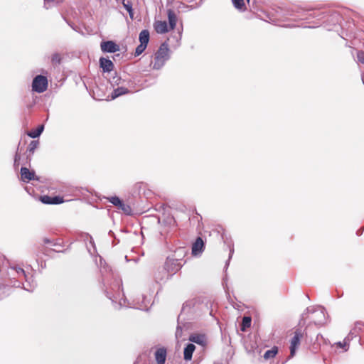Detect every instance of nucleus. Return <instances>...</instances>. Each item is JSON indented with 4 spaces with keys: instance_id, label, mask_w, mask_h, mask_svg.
<instances>
[{
    "instance_id": "nucleus-1",
    "label": "nucleus",
    "mask_w": 364,
    "mask_h": 364,
    "mask_svg": "<svg viewBox=\"0 0 364 364\" xmlns=\"http://www.w3.org/2000/svg\"><path fill=\"white\" fill-rule=\"evenodd\" d=\"M182 267L181 260L168 257L164 264V268L161 269L164 277L156 276V282H164L169 278L171 275L177 272Z\"/></svg>"
},
{
    "instance_id": "nucleus-2",
    "label": "nucleus",
    "mask_w": 364,
    "mask_h": 364,
    "mask_svg": "<svg viewBox=\"0 0 364 364\" xmlns=\"http://www.w3.org/2000/svg\"><path fill=\"white\" fill-rule=\"evenodd\" d=\"M308 314H312L314 315L312 320L316 325L321 326L326 322V310L323 307L310 306L306 308L301 315V320H305L306 318V315Z\"/></svg>"
},
{
    "instance_id": "nucleus-3",
    "label": "nucleus",
    "mask_w": 364,
    "mask_h": 364,
    "mask_svg": "<svg viewBox=\"0 0 364 364\" xmlns=\"http://www.w3.org/2000/svg\"><path fill=\"white\" fill-rule=\"evenodd\" d=\"M169 58L168 46L166 42L163 43L155 53L154 60L153 62V68L154 70L161 69Z\"/></svg>"
},
{
    "instance_id": "nucleus-4",
    "label": "nucleus",
    "mask_w": 364,
    "mask_h": 364,
    "mask_svg": "<svg viewBox=\"0 0 364 364\" xmlns=\"http://www.w3.org/2000/svg\"><path fill=\"white\" fill-rule=\"evenodd\" d=\"M305 331L296 329L294 333V336L290 341V356L294 357L297 348L300 345L301 340L304 338Z\"/></svg>"
},
{
    "instance_id": "nucleus-5",
    "label": "nucleus",
    "mask_w": 364,
    "mask_h": 364,
    "mask_svg": "<svg viewBox=\"0 0 364 364\" xmlns=\"http://www.w3.org/2000/svg\"><path fill=\"white\" fill-rule=\"evenodd\" d=\"M48 87V79L46 76L39 75L36 76L32 82V90L38 93H42Z\"/></svg>"
},
{
    "instance_id": "nucleus-6",
    "label": "nucleus",
    "mask_w": 364,
    "mask_h": 364,
    "mask_svg": "<svg viewBox=\"0 0 364 364\" xmlns=\"http://www.w3.org/2000/svg\"><path fill=\"white\" fill-rule=\"evenodd\" d=\"M11 269L16 271V274L19 277H23V278H25L27 284L26 286L23 287V289L28 291H33L36 286V284L32 279V277H28L25 271L21 267H12Z\"/></svg>"
},
{
    "instance_id": "nucleus-7",
    "label": "nucleus",
    "mask_w": 364,
    "mask_h": 364,
    "mask_svg": "<svg viewBox=\"0 0 364 364\" xmlns=\"http://www.w3.org/2000/svg\"><path fill=\"white\" fill-rule=\"evenodd\" d=\"M100 48L104 53H115L119 50V46L112 41H102Z\"/></svg>"
},
{
    "instance_id": "nucleus-8",
    "label": "nucleus",
    "mask_w": 364,
    "mask_h": 364,
    "mask_svg": "<svg viewBox=\"0 0 364 364\" xmlns=\"http://www.w3.org/2000/svg\"><path fill=\"white\" fill-rule=\"evenodd\" d=\"M21 179L23 182H28L31 180H39L38 177L36 176L34 171H31L26 167H21Z\"/></svg>"
},
{
    "instance_id": "nucleus-9",
    "label": "nucleus",
    "mask_w": 364,
    "mask_h": 364,
    "mask_svg": "<svg viewBox=\"0 0 364 364\" xmlns=\"http://www.w3.org/2000/svg\"><path fill=\"white\" fill-rule=\"evenodd\" d=\"M191 342L198 344L205 347L207 344V338L205 334L193 333L189 336L188 339Z\"/></svg>"
},
{
    "instance_id": "nucleus-10",
    "label": "nucleus",
    "mask_w": 364,
    "mask_h": 364,
    "mask_svg": "<svg viewBox=\"0 0 364 364\" xmlns=\"http://www.w3.org/2000/svg\"><path fill=\"white\" fill-rule=\"evenodd\" d=\"M364 328V323L362 322H356L354 327L350 330L348 335L346 337V340L351 341L354 337H356L359 333Z\"/></svg>"
},
{
    "instance_id": "nucleus-11",
    "label": "nucleus",
    "mask_w": 364,
    "mask_h": 364,
    "mask_svg": "<svg viewBox=\"0 0 364 364\" xmlns=\"http://www.w3.org/2000/svg\"><path fill=\"white\" fill-rule=\"evenodd\" d=\"M100 65L105 73H109L114 68V64L112 61L103 57L100 58Z\"/></svg>"
},
{
    "instance_id": "nucleus-12",
    "label": "nucleus",
    "mask_w": 364,
    "mask_h": 364,
    "mask_svg": "<svg viewBox=\"0 0 364 364\" xmlns=\"http://www.w3.org/2000/svg\"><path fill=\"white\" fill-rule=\"evenodd\" d=\"M154 28L157 33L163 34L168 31V24L165 21H156L154 23Z\"/></svg>"
},
{
    "instance_id": "nucleus-13",
    "label": "nucleus",
    "mask_w": 364,
    "mask_h": 364,
    "mask_svg": "<svg viewBox=\"0 0 364 364\" xmlns=\"http://www.w3.org/2000/svg\"><path fill=\"white\" fill-rule=\"evenodd\" d=\"M155 359L157 364H164L166 358V349L165 348H159L155 352Z\"/></svg>"
},
{
    "instance_id": "nucleus-14",
    "label": "nucleus",
    "mask_w": 364,
    "mask_h": 364,
    "mask_svg": "<svg viewBox=\"0 0 364 364\" xmlns=\"http://www.w3.org/2000/svg\"><path fill=\"white\" fill-rule=\"evenodd\" d=\"M204 247V242L201 237H198L196 240V242L193 244L192 246V254L194 255H198L203 252Z\"/></svg>"
},
{
    "instance_id": "nucleus-15",
    "label": "nucleus",
    "mask_w": 364,
    "mask_h": 364,
    "mask_svg": "<svg viewBox=\"0 0 364 364\" xmlns=\"http://www.w3.org/2000/svg\"><path fill=\"white\" fill-rule=\"evenodd\" d=\"M196 349V346L193 343L188 344L183 351L184 359L186 360H191L193 356V353Z\"/></svg>"
},
{
    "instance_id": "nucleus-16",
    "label": "nucleus",
    "mask_w": 364,
    "mask_h": 364,
    "mask_svg": "<svg viewBox=\"0 0 364 364\" xmlns=\"http://www.w3.org/2000/svg\"><path fill=\"white\" fill-rule=\"evenodd\" d=\"M168 19L171 30H173L176 25L177 17L176 14L171 9L168 10Z\"/></svg>"
},
{
    "instance_id": "nucleus-17",
    "label": "nucleus",
    "mask_w": 364,
    "mask_h": 364,
    "mask_svg": "<svg viewBox=\"0 0 364 364\" xmlns=\"http://www.w3.org/2000/svg\"><path fill=\"white\" fill-rule=\"evenodd\" d=\"M129 92V90L124 87H118L117 88L114 89L113 92H112L111 97L112 100H114L115 98L122 96L123 95L127 94Z\"/></svg>"
},
{
    "instance_id": "nucleus-18",
    "label": "nucleus",
    "mask_w": 364,
    "mask_h": 364,
    "mask_svg": "<svg viewBox=\"0 0 364 364\" xmlns=\"http://www.w3.org/2000/svg\"><path fill=\"white\" fill-rule=\"evenodd\" d=\"M139 41L141 44L145 45L147 46V44L149 41V32L148 30H143L139 33Z\"/></svg>"
},
{
    "instance_id": "nucleus-19",
    "label": "nucleus",
    "mask_w": 364,
    "mask_h": 364,
    "mask_svg": "<svg viewBox=\"0 0 364 364\" xmlns=\"http://www.w3.org/2000/svg\"><path fill=\"white\" fill-rule=\"evenodd\" d=\"M44 129V126L43 125H41L39 126L37 129H34V130H31V132H29L28 133V135L33 138V139H35V138H37L38 137L41 133L43 132Z\"/></svg>"
},
{
    "instance_id": "nucleus-20",
    "label": "nucleus",
    "mask_w": 364,
    "mask_h": 364,
    "mask_svg": "<svg viewBox=\"0 0 364 364\" xmlns=\"http://www.w3.org/2000/svg\"><path fill=\"white\" fill-rule=\"evenodd\" d=\"M123 6L125 8V9L128 11L129 16L131 18H133L134 13L132 9V4L129 1H125L123 0L122 1Z\"/></svg>"
},
{
    "instance_id": "nucleus-21",
    "label": "nucleus",
    "mask_w": 364,
    "mask_h": 364,
    "mask_svg": "<svg viewBox=\"0 0 364 364\" xmlns=\"http://www.w3.org/2000/svg\"><path fill=\"white\" fill-rule=\"evenodd\" d=\"M117 208L123 211L126 215H129L132 214V208L130 205L123 203V201L121 203V205L117 207Z\"/></svg>"
},
{
    "instance_id": "nucleus-22",
    "label": "nucleus",
    "mask_w": 364,
    "mask_h": 364,
    "mask_svg": "<svg viewBox=\"0 0 364 364\" xmlns=\"http://www.w3.org/2000/svg\"><path fill=\"white\" fill-rule=\"evenodd\" d=\"M232 1L235 9L240 11H245V6L244 0H232Z\"/></svg>"
},
{
    "instance_id": "nucleus-23",
    "label": "nucleus",
    "mask_w": 364,
    "mask_h": 364,
    "mask_svg": "<svg viewBox=\"0 0 364 364\" xmlns=\"http://www.w3.org/2000/svg\"><path fill=\"white\" fill-rule=\"evenodd\" d=\"M277 353V348H273L271 350H267L264 354V358L267 360L271 358H274Z\"/></svg>"
},
{
    "instance_id": "nucleus-24",
    "label": "nucleus",
    "mask_w": 364,
    "mask_h": 364,
    "mask_svg": "<svg viewBox=\"0 0 364 364\" xmlns=\"http://www.w3.org/2000/svg\"><path fill=\"white\" fill-rule=\"evenodd\" d=\"M107 200L113 204L115 207H118L119 205H121V203L122 200L117 196H111L107 198Z\"/></svg>"
},
{
    "instance_id": "nucleus-25",
    "label": "nucleus",
    "mask_w": 364,
    "mask_h": 364,
    "mask_svg": "<svg viewBox=\"0 0 364 364\" xmlns=\"http://www.w3.org/2000/svg\"><path fill=\"white\" fill-rule=\"evenodd\" d=\"M62 0H44V8L46 9H48L53 6L56 5L59 2H60Z\"/></svg>"
},
{
    "instance_id": "nucleus-26",
    "label": "nucleus",
    "mask_w": 364,
    "mask_h": 364,
    "mask_svg": "<svg viewBox=\"0 0 364 364\" xmlns=\"http://www.w3.org/2000/svg\"><path fill=\"white\" fill-rule=\"evenodd\" d=\"M251 325V318L248 316H245L242 318V331H245L246 328L250 327Z\"/></svg>"
},
{
    "instance_id": "nucleus-27",
    "label": "nucleus",
    "mask_w": 364,
    "mask_h": 364,
    "mask_svg": "<svg viewBox=\"0 0 364 364\" xmlns=\"http://www.w3.org/2000/svg\"><path fill=\"white\" fill-rule=\"evenodd\" d=\"M38 144H39L38 141H36V140L31 141L28 145V147L27 149L28 151H29L31 154H33L35 150L37 149Z\"/></svg>"
},
{
    "instance_id": "nucleus-28",
    "label": "nucleus",
    "mask_w": 364,
    "mask_h": 364,
    "mask_svg": "<svg viewBox=\"0 0 364 364\" xmlns=\"http://www.w3.org/2000/svg\"><path fill=\"white\" fill-rule=\"evenodd\" d=\"M53 65H59L61 63V56L59 53H54L51 58Z\"/></svg>"
},
{
    "instance_id": "nucleus-29",
    "label": "nucleus",
    "mask_w": 364,
    "mask_h": 364,
    "mask_svg": "<svg viewBox=\"0 0 364 364\" xmlns=\"http://www.w3.org/2000/svg\"><path fill=\"white\" fill-rule=\"evenodd\" d=\"M146 48V46L140 43L135 50V55L137 56L141 54L144 51Z\"/></svg>"
},
{
    "instance_id": "nucleus-30",
    "label": "nucleus",
    "mask_w": 364,
    "mask_h": 364,
    "mask_svg": "<svg viewBox=\"0 0 364 364\" xmlns=\"http://www.w3.org/2000/svg\"><path fill=\"white\" fill-rule=\"evenodd\" d=\"M63 198L60 196H53L52 197V205H58L63 203Z\"/></svg>"
},
{
    "instance_id": "nucleus-31",
    "label": "nucleus",
    "mask_w": 364,
    "mask_h": 364,
    "mask_svg": "<svg viewBox=\"0 0 364 364\" xmlns=\"http://www.w3.org/2000/svg\"><path fill=\"white\" fill-rule=\"evenodd\" d=\"M121 77L118 75H115L112 77V80H110V82L112 85H119L121 82Z\"/></svg>"
},
{
    "instance_id": "nucleus-32",
    "label": "nucleus",
    "mask_w": 364,
    "mask_h": 364,
    "mask_svg": "<svg viewBox=\"0 0 364 364\" xmlns=\"http://www.w3.org/2000/svg\"><path fill=\"white\" fill-rule=\"evenodd\" d=\"M357 58L360 63L364 64V52L362 50L358 51L357 53Z\"/></svg>"
},
{
    "instance_id": "nucleus-33",
    "label": "nucleus",
    "mask_w": 364,
    "mask_h": 364,
    "mask_svg": "<svg viewBox=\"0 0 364 364\" xmlns=\"http://www.w3.org/2000/svg\"><path fill=\"white\" fill-rule=\"evenodd\" d=\"M41 201L45 204H51L52 197L48 196H44L41 198Z\"/></svg>"
},
{
    "instance_id": "nucleus-34",
    "label": "nucleus",
    "mask_w": 364,
    "mask_h": 364,
    "mask_svg": "<svg viewBox=\"0 0 364 364\" xmlns=\"http://www.w3.org/2000/svg\"><path fill=\"white\" fill-rule=\"evenodd\" d=\"M182 336V328L180 326H178L176 331V337L180 338Z\"/></svg>"
},
{
    "instance_id": "nucleus-35",
    "label": "nucleus",
    "mask_w": 364,
    "mask_h": 364,
    "mask_svg": "<svg viewBox=\"0 0 364 364\" xmlns=\"http://www.w3.org/2000/svg\"><path fill=\"white\" fill-rule=\"evenodd\" d=\"M349 341L348 340H346V338L344 339V341L343 343L342 342H338L337 343V345L340 347V348H345L347 345H348V343Z\"/></svg>"
},
{
    "instance_id": "nucleus-36",
    "label": "nucleus",
    "mask_w": 364,
    "mask_h": 364,
    "mask_svg": "<svg viewBox=\"0 0 364 364\" xmlns=\"http://www.w3.org/2000/svg\"><path fill=\"white\" fill-rule=\"evenodd\" d=\"M20 160V155L16 153L14 157V166H18V161Z\"/></svg>"
},
{
    "instance_id": "nucleus-37",
    "label": "nucleus",
    "mask_w": 364,
    "mask_h": 364,
    "mask_svg": "<svg viewBox=\"0 0 364 364\" xmlns=\"http://www.w3.org/2000/svg\"><path fill=\"white\" fill-rule=\"evenodd\" d=\"M107 291V296L111 299L112 301V302H114V299H116L115 296H114L111 292H109V291Z\"/></svg>"
},
{
    "instance_id": "nucleus-38",
    "label": "nucleus",
    "mask_w": 364,
    "mask_h": 364,
    "mask_svg": "<svg viewBox=\"0 0 364 364\" xmlns=\"http://www.w3.org/2000/svg\"><path fill=\"white\" fill-rule=\"evenodd\" d=\"M156 276H159V277H164L163 274L161 273V270H159L154 276L155 281L156 282Z\"/></svg>"
},
{
    "instance_id": "nucleus-39",
    "label": "nucleus",
    "mask_w": 364,
    "mask_h": 364,
    "mask_svg": "<svg viewBox=\"0 0 364 364\" xmlns=\"http://www.w3.org/2000/svg\"><path fill=\"white\" fill-rule=\"evenodd\" d=\"M111 288H112V290H114L115 288H117V289L119 290L120 289V285L117 282L115 284H114V287H112Z\"/></svg>"
},
{
    "instance_id": "nucleus-40",
    "label": "nucleus",
    "mask_w": 364,
    "mask_h": 364,
    "mask_svg": "<svg viewBox=\"0 0 364 364\" xmlns=\"http://www.w3.org/2000/svg\"><path fill=\"white\" fill-rule=\"evenodd\" d=\"M119 305L120 306H127V305L126 304L125 299H124V300H123V303L122 302V300H120V301H119Z\"/></svg>"
},
{
    "instance_id": "nucleus-41",
    "label": "nucleus",
    "mask_w": 364,
    "mask_h": 364,
    "mask_svg": "<svg viewBox=\"0 0 364 364\" xmlns=\"http://www.w3.org/2000/svg\"><path fill=\"white\" fill-rule=\"evenodd\" d=\"M233 252H234V250L233 249H231L230 251V256H229V259L232 257V255L233 254Z\"/></svg>"
},
{
    "instance_id": "nucleus-42",
    "label": "nucleus",
    "mask_w": 364,
    "mask_h": 364,
    "mask_svg": "<svg viewBox=\"0 0 364 364\" xmlns=\"http://www.w3.org/2000/svg\"><path fill=\"white\" fill-rule=\"evenodd\" d=\"M109 234L110 235H112L114 233H113V232H112V230H109Z\"/></svg>"
},
{
    "instance_id": "nucleus-43",
    "label": "nucleus",
    "mask_w": 364,
    "mask_h": 364,
    "mask_svg": "<svg viewBox=\"0 0 364 364\" xmlns=\"http://www.w3.org/2000/svg\"><path fill=\"white\" fill-rule=\"evenodd\" d=\"M2 288V285H0V289Z\"/></svg>"
},
{
    "instance_id": "nucleus-44",
    "label": "nucleus",
    "mask_w": 364,
    "mask_h": 364,
    "mask_svg": "<svg viewBox=\"0 0 364 364\" xmlns=\"http://www.w3.org/2000/svg\"><path fill=\"white\" fill-rule=\"evenodd\" d=\"M247 2H249V1H250V0H247Z\"/></svg>"
}]
</instances>
